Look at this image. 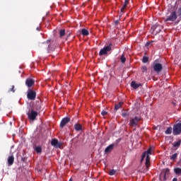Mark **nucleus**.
Masks as SVG:
<instances>
[{
    "instance_id": "obj_1",
    "label": "nucleus",
    "mask_w": 181,
    "mask_h": 181,
    "mask_svg": "<svg viewBox=\"0 0 181 181\" xmlns=\"http://www.w3.org/2000/svg\"><path fill=\"white\" fill-rule=\"evenodd\" d=\"M40 49H47L48 53H52L54 52L56 49V45H54V42L53 40H47L45 42L40 44Z\"/></svg>"
},
{
    "instance_id": "obj_2",
    "label": "nucleus",
    "mask_w": 181,
    "mask_h": 181,
    "mask_svg": "<svg viewBox=\"0 0 181 181\" xmlns=\"http://www.w3.org/2000/svg\"><path fill=\"white\" fill-rule=\"evenodd\" d=\"M158 60L156 59L153 62V69L156 73H160V71H162V70H163V66H162V64L158 63Z\"/></svg>"
},
{
    "instance_id": "obj_3",
    "label": "nucleus",
    "mask_w": 181,
    "mask_h": 181,
    "mask_svg": "<svg viewBox=\"0 0 181 181\" xmlns=\"http://www.w3.org/2000/svg\"><path fill=\"white\" fill-rule=\"evenodd\" d=\"M112 49V43H110L109 45L104 47L100 49L99 52V56H105L108 54V52H111Z\"/></svg>"
},
{
    "instance_id": "obj_4",
    "label": "nucleus",
    "mask_w": 181,
    "mask_h": 181,
    "mask_svg": "<svg viewBox=\"0 0 181 181\" xmlns=\"http://www.w3.org/2000/svg\"><path fill=\"white\" fill-rule=\"evenodd\" d=\"M169 173H170V170H169V168L163 169L161 173L160 174V180H166V179H168V176H169Z\"/></svg>"
},
{
    "instance_id": "obj_5",
    "label": "nucleus",
    "mask_w": 181,
    "mask_h": 181,
    "mask_svg": "<svg viewBox=\"0 0 181 181\" xmlns=\"http://www.w3.org/2000/svg\"><path fill=\"white\" fill-rule=\"evenodd\" d=\"M118 144H119V139L117 140L116 143H113L106 147L105 149V153H110V152H111L114 149V148H115V146H118Z\"/></svg>"
},
{
    "instance_id": "obj_6",
    "label": "nucleus",
    "mask_w": 181,
    "mask_h": 181,
    "mask_svg": "<svg viewBox=\"0 0 181 181\" xmlns=\"http://www.w3.org/2000/svg\"><path fill=\"white\" fill-rule=\"evenodd\" d=\"M177 19L176 11H173L169 16L165 20V22H175Z\"/></svg>"
},
{
    "instance_id": "obj_7",
    "label": "nucleus",
    "mask_w": 181,
    "mask_h": 181,
    "mask_svg": "<svg viewBox=\"0 0 181 181\" xmlns=\"http://www.w3.org/2000/svg\"><path fill=\"white\" fill-rule=\"evenodd\" d=\"M27 115L28 119H30L31 121H35V119H36V117H37V112L31 110V111L27 112Z\"/></svg>"
},
{
    "instance_id": "obj_8",
    "label": "nucleus",
    "mask_w": 181,
    "mask_h": 181,
    "mask_svg": "<svg viewBox=\"0 0 181 181\" xmlns=\"http://www.w3.org/2000/svg\"><path fill=\"white\" fill-rule=\"evenodd\" d=\"M173 135H180L181 134V122L173 126Z\"/></svg>"
},
{
    "instance_id": "obj_9",
    "label": "nucleus",
    "mask_w": 181,
    "mask_h": 181,
    "mask_svg": "<svg viewBox=\"0 0 181 181\" xmlns=\"http://www.w3.org/2000/svg\"><path fill=\"white\" fill-rule=\"evenodd\" d=\"M27 98L31 100V101H35L36 100V92L33 90H29L28 91Z\"/></svg>"
},
{
    "instance_id": "obj_10",
    "label": "nucleus",
    "mask_w": 181,
    "mask_h": 181,
    "mask_svg": "<svg viewBox=\"0 0 181 181\" xmlns=\"http://www.w3.org/2000/svg\"><path fill=\"white\" fill-rule=\"evenodd\" d=\"M139 121H141V118L139 117H135L132 119L129 122L130 127H135L138 125V122H139Z\"/></svg>"
},
{
    "instance_id": "obj_11",
    "label": "nucleus",
    "mask_w": 181,
    "mask_h": 181,
    "mask_svg": "<svg viewBox=\"0 0 181 181\" xmlns=\"http://www.w3.org/2000/svg\"><path fill=\"white\" fill-rule=\"evenodd\" d=\"M162 29H163V27L158 24H155L151 27V30H153V32H156V33H159V32H160Z\"/></svg>"
},
{
    "instance_id": "obj_12",
    "label": "nucleus",
    "mask_w": 181,
    "mask_h": 181,
    "mask_svg": "<svg viewBox=\"0 0 181 181\" xmlns=\"http://www.w3.org/2000/svg\"><path fill=\"white\" fill-rule=\"evenodd\" d=\"M69 122H70V117H66L63 118L60 122V127L64 128V127H66V125H67V124H69Z\"/></svg>"
},
{
    "instance_id": "obj_13",
    "label": "nucleus",
    "mask_w": 181,
    "mask_h": 181,
    "mask_svg": "<svg viewBox=\"0 0 181 181\" xmlns=\"http://www.w3.org/2000/svg\"><path fill=\"white\" fill-rule=\"evenodd\" d=\"M52 146H54V148H62V143L59 142V140L57 139H53L51 141Z\"/></svg>"
},
{
    "instance_id": "obj_14",
    "label": "nucleus",
    "mask_w": 181,
    "mask_h": 181,
    "mask_svg": "<svg viewBox=\"0 0 181 181\" xmlns=\"http://www.w3.org/2000/svg\"><path fill=\"white\" fill-rule=\"evenodd\" d=\"M25 85L28 88H30L33 86H35V79L28 78L25 80Z\"/></svg>"
},
{
    "instance_id": "obj_15",
    "label": "nucleus",
    "mask_w": 181,
    "mask_h": 181,
    "mask_svg": "<svg viewBox=\"0 0 181 181\" xmlns=\"http://www.w3.org/2000/svg\"><path fill=\"white\" fill-rule=\"evenodd\" d=\"M77 35H82V36H88L90 35V32H88V30L83 28L77 32Z\"/></svg>"
},
{
    "instance_id": "obj_16",
    "label": "nucleus",
    "mask_w": 181,
    "mask_h": 181,
    "mask_svg": "<svg viewBox=\"0 0 181 181\" xmlns=\"http://www.w3.org/2000/svg\"><path fill=\"white\" fill-rule=\"evenodd\" d=\"M8 165L12 166L13 165V162H15V157L13 156H10L7 158Z\"/></svg>"
},
{
    "instance_id": "obj_17",
    "label": "nucleus",
    "mask_w": 181,
    "mask_h": 181,
    "mask_svg": "<svg viewBox=\"0 0 181 181\" xmlns=\"http://www.w3.org/2000/svg\"><path fill=\"white\" fill-rule=\"evenodd\" d=\"M74 129L76 132L83 131V126L81 124L76 123L74 124Z\"/></svg>"
},
{
    "instance_id": "obj_18",
    "label": "nucleus",
    "mask_w": 181,
    "mask_h": 181,
    "mask_svg": "<svg viewBox=\"0 0 181 181\" xmlns=\"http://www.w3.org/2000/svg\"><path fill=\"white\" fill-rule=\"evenodd\" d=\"M150 162H151V157L148 155H147L146 158V167L147 168V169H148V168L151 166Z\"/></svg>"
},
{
    "instance_id": "obj_19",
    "label": "nucleus",
    "mask_w": 181,
    "mask_h": 181,
    "mask_svg": "<svg viewBox=\"0 0 181 181\" xmlns=\"http://www.w3.org/2000/svg\"><path fill=\"white\" fill-rule=\"evenodd\" d=\"M34 108L35 110H36L37 111H39L41 108L42 106L40 105V101H36L35 105H34Z\"/></svg>"
},
{
    "instance_id": "obj_20",
    "label": "nucleus",
    "mask_w": 181,
    "mask_h": 181,
    "mask_svg": "<svg viewBox=\"0 0 181 181\" xmlns=\"http://www.w3.org/2000/svg\"><path fill=\"white\" fill-rule=\"evenodd\" d=\"M181 145V139H178V141H175L173 144V147L174 148H179Z\"/></svg>"
},
{
    "instance_id": "obj_21",
    "label": "nucleus",
    "mask_w": 181,
    "mask_h": 181,
    "mask_svg": "<svg viewBox=\"0 0 181 181\" xmlns=\"http://www.w3.org/2000/svg\"><path fill=\"white\" fill-rule=\"evenodd\" d=\"M124 103L119 102L118 104L115 105V110L117 111V110H119L121 107H122Z\"/></svg>"
},
{
    "instance_id": "obj_22",
    "label": "nucleus",
    "mask_w": 181,
    "mask_h": 181,
    "mask_svg": "<svg viewBox=\"0 0 181 181\" xmlns=\"http://www.w3.org/2000/svg\"><path fill=\"white\" fill-rule=\"evenodd\" d=\"M66 35V30L64 29H61L59 30V37H63Z\"/></svg>"
},
{
    "instance_id": "obj_23",
    "label": "nucleus",
    "mask_w": 181,
    "mask_h": 181,
    "mask_svg": "<svg viewBox=\"0 0 181 181\" xmlns=\"http://www.w3.org/2000/svg\"><path fill=\"white\" fill-rule=\"evenodd\" d=\"M131 86L133 88H134V90H136V88H138L139 87V85H138V83H135V81H132Z\"/></svg>"
},
{
    "instance_id": "obj_24",
    "label": "nucleus",
    "mask_w": 181,
    "mask_h": 181,
    "mask_svg": "<svg viewBox=\"0 0 181 181\" xmlns=\"http://www.w3.org/2000/svg\"><path fill=\"white\" fill-rule=\"evenodd\" d=\"M128 2H129L128 0L124 1V4L122 8H121V12L122 13H124V10L127 8V5H128Z\"/></svg>"
},
{
    "instance_id": "obj_25",
    "label": "nucleus",
    "mask_w": 181,
    "mask_h": 181,
    "mask_svg": "<svg viewBox=\"0 0 181 181\" xmlns=\"http://www.w3.org/2000/svg\"><path fill=\"white\" fill-rule=\"evenodd\" d=\"M35 151L37 153H42V147L40 146H36Z\"/></svg>"
},
{
    "instance_id": "obj_26",
    "label": "nucleus",
    "mask_w": 181,
    "mask_h": 181,
    "mask_svg": "<svg viewBox=\"0 0 181 181\" xmlns=\"http://www.w3.org/2000/svg\"><path fill=\"white\" fill-rule=\"evenodd\" d=\"M177 153L173 154L172 156H170V160H176V159H177Z\"/></svg>"
},
{
    "instance_id": "obj_27",
    "label": "nucleus",
    "mask_w": 181,
    "mask_h": 181,
    "mask_svg": "<svg viewBox=\"0 0 181 181\" xmlns=\"http://www.w3.org/2000/svg\"><path fill=\"white\" fill-rule=\"evenodd\" d=\"M115 173H117V170L112 169L109 171L108 175H110V176H114Z\"/></svg>"
},
{
    "instance_id": "obj_28",
    "label": "nucleus",
    "mask_w": 181,
    "mask_h": 181,
    "mask_svg": "<svg viewBox=\"0 0 181 181\" xmlns=\"http://www.w3.org/2000/svg\"><path fill=\"white\" fill-rule=\"evenodd\" d=\"M122 117H123V118H127V117H129V112L124 111L122 113Z\"/></svg>"
},
{
    "instance_id": "obj_29",
    "label": "nucleus",
    "mask_w": 181,
    "mask_h": 181,
    "mask_svg": "<svg viewBox=\"0 0 181 181\" xmlns=\"http://www.w3.org/2000/svg\"><path fill=\"white\" fill-rule=\"evenodd\" d=\"M165 134L166 135H169L170 134H172V127H168L166 131L165 132Z\"/></svg>"
},
{
    "instance_id": "obj_30",
    "label": "nucleus",
    "mask_w": 181,
    "mask_h": 181,
    "mask_svg": "<svg viewBox=\"0 0 181 181\" xmlns=\"http://www.w3.org/2000/svg\"><path fill=\"white\" fill-rule=\"evenodd\" d=\"M174 172L176 175H181V168H175Z\"/></svg>"
},
{
    "instance_id": "obj_31",
    "label": "nucleus",
    "mask_w": 181,
    "mask_h": 181,
    "mask_svg": "<svg viewBox=\"0 0 181 181\" xmlns=\"http://www.w3.org/2000/svg\"><path fill=\"white\" fill-rule=\"evenodd\" d=\"M143 63H148L149 62V57H144L142 59Z\"/></svg>"
},
{
    "instance_id": "obj_32",
    "label": "nucleus",
    "mask_w": 181,
    "mask_h": 181,
    "mask_svg": "<svg viewBox=\"0 0 181 181\" xmlns=\"http://www.w3.org/2000/svg\"><path fill=\"white\" fill-rule=\"evenodd\" d=\"M120 61L122 63H125V62H127V58H125V57L124 56V54H122L120 57Z\"/></svg>"
},
{
    "instance_id": "obj_33",
    "label": "nucleus",
    "mask_w": 181,
    "mask_h": 181,
    "mask_svg": "<svg viewBox=\"0 0 181 181\" xmlns=\"http://www.w3.org/2000/svg\"><path fill=\"white\" fill-rule=\"evenodd\" d=\"M149 155H152V148H149L148 151H146V156H149Z\"/></svg>"
},
{
    "instance_id": "obj_34",
    "label": "nucleus",
    "mask_w": 181,
    "mask_h": 181,
    "mask_svg": "<svg viewBox=\"0 0 181 181\" xmlns=\"http://www.w3.org/2000/svg\"><path fill=\"white\" fill-rule=\"evenodd\" d=\"M146 156V151H144L141 155V162H144V160L145 159V157Z\"/></svg>"
},
{
    "instance_id": "obj_35",
    "label": "nucleus",
    "mask_w": 181,
    "mask_h": 181,
    "mask_svg": "<svg viewBox=\"0 0 181 181\" xmlns=\"http://www.w3.org/2000/svg\"><path fill=\"white\" fill-rule=\"evenodd\" d=\"M141 70L143 73H146V71H148V67H146V66H141Z\"/></svg>"
},
{
    "instance_id": "obj_36",
    "label": "nucleus",
    "mask_w": 181,
    "mask_h": 181,
    "mask_svg": "<svg viewBox=\"0 0 181 181\" xmlns=\"http://www.w3.org/2000/svg\"><path fill=\"white\" fill-rule=\"evenodd\" d=\"M108 114V112L105 111V110H103L101 112V115H103V117H105V115H107Z\"/></svg>"
},
{
    "instance_id": "obj_37",
    "label": "nucleus",
    "mask_w": 181,
    "mask_h": 181,
    "mask_svg": "<svg viewBox=\"0 0 181 181\" xmlns=\"http://www.w3.org/2000/svg\"><path fill=\"white\" fill-rule=\"evenodd\" d=\"M9 91H12L13 93H15V86H12V88L9 90Z\"/></svg>"
},
{
    "instance_id": "obj_38",
    "label": "nucleus",
    "mask_w": 181,
    "mask_h": 181,
    "mask_svg": "<svg viewBox=\"0 0 181 181\" xmlns=\"http://www.w3.org/2000/svg\"><path fill=\"white\" fill-rule=\"evenodd\" d=\"M177 13H178L179 16H181V7H180L178 8Z\"/></svg>"
},
{
    "instance_id": "obj_39",
    "label": "nucleus",
    "mask_w": 181,
    "mask_h": 181,
    "mask_svg": "<svg viewBox=\"0 0 181 181\" xmlns=\"http://www.w3.org/2000/svg\"><path fill=\"white\" fill-rule=\"evenodd\" d=\"M151 43H153V41L146 42V46H149L151 45Z\"/></svg>"
},
{
    "instance_id": "obj_40",
    "label": "nucleus",
    "mask_w": 181,
    "mask_h": 181,
    "mask_svg": "<svg viewBox=\"0 0 181 181\" xmlns=\"http://www.w3.org/2000/svg\"><path fill=\"white\" fill-rule=\"evenodd\" d=\"M119 23V21H115V24H116V25H118Z\"/></svg>"
},
{
    "instance_id": "obj_41",
    "label": "nucleus",
    "mask_w": 181,
    "mask_h": 181,
    "mask_svg": "<svg viewBox=\"0 0 181 181\" xmlns=\"http://www.w3.org/2000/svg\"><path fill=\"white\" fill-rule=\"evenodd\" d=\"M173 181H177V178H173Z\"/></svg>"
},
{
    "instance_id": "obj_42",
    "label": "nucleus",
    "mask_w": 181,
    "mask_h": 181,
    "mask_svg": "<svg viewBox=\"0 0 181 181\" xmlns=\"http://www.w3.org/2000/svg\"><path fill=\"white\" fill-rule=\"evenodd\" d=\"M37 30H40V27H37Z\"/></svg>"
},
{
    "instance_id": "obj_43",
    "label": "nucleus",
    "mask_w": 181,
    "mask_h": 181,
    "mask_svg": "<svg viewBox=\"0 0 181 181\" xmlns=\"http://www.w3.org/2000/svg\"><path fill=\"white\" fill-rule=\"evenodd\" d=\"M69 181H73V180L71 178V179L69 180Z\"/></svg>"
}]
</instances>
